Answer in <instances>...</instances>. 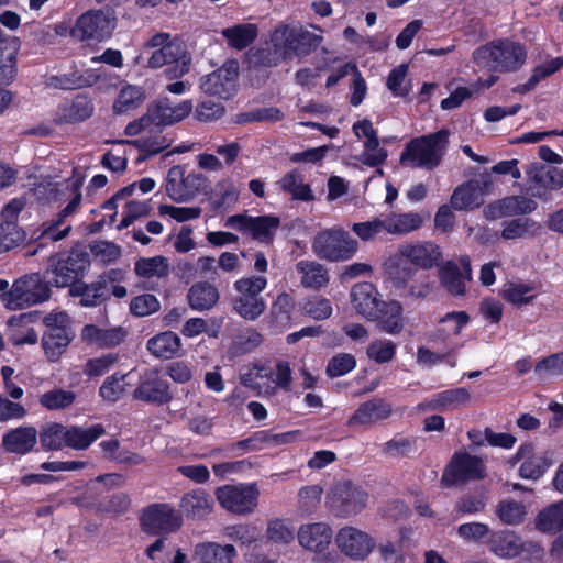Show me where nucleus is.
I'll use <instances>...</instances> for the list:
<instances>
[{
    "mask_svg": "<svg viewBox=\"0 0 563 563\" xmlns=\"http://www.w3.org/2000/svg\"><path fill=\"white\" fill-rule=\"evenodd\" d=\"M485 475L483 460L466 452H456L442 475L444 486H455Z\"/></svg>",
    "mask_w": 563,
    "mask_h": 563,
    "instance_id": "obj_17",
    "label": "nucleus"
},
{
    "mask_svg": "<svg viewBox=\"0 0 563 563\" xmlns=\"http://www.w3.org/2000/svg\"><path fill=\"white\" fill-rule=\"evenodd\" d=\"M125 375H112L108 377L100 387V396L108 401L119 400L125 393Z\"/></svg>",
    "mask_w": 563,
    "mask_h": 563,
    "instance_id": "obj_64",
    "label": "nucleus"
},
{
    "mask_svg": "<svg viewBox=\"0 0 563 563\" xmlns=\"http://www.w3.org/2000/svg\"><path fill=\"white\" fill-rule=\"evenodd\" d=\"M191 111L192 102L190 100H183L174 104L168 99H163L151 106V113L154 115L155 126L175 124L187 118Z\"/></svg>",
    "mask_w": 563,
    "mask_h": 563,
    "instance_id": "obj_28",
    "label": "nucleus"
},
{
    "mask_svg": "<svg viewBox=\"0 0 563 563\" xmlns=\"http://www.w3.org/2000/svg\"><path fill=\"white\" fill-rule=\"evenodd\" d=\"M297 539L302 549L316 555L317 563H338V555L328 551L334 537L332 528L327 522L301 525L297 531Z\"/></svg>",
    "mask_w": 563,
    "mask_h": 563,
    "instance_id": "obj_10",
    "label": "nucleus"
},
{
    "mask_svg": "<svg viewBox=\"0 0 563 563\" xmlns=\"http://www.w3.org/2000/svg\"><path fill=\"white\" fill-rule=\"evenodd\" d=\"M73 338L74 333H44L42 338V346L47 358L51 362L59 360Z\"/></svg>",
    "mask_w": 563,
    "mask_h": 563,
    "instance_id": "obj_52",
    "label": "nucleus"
},
{
    "mask_svg": "<svg viewBox=\"0 0 563 563\" xmlns=\"http://www.w3.org/2000/svg\"><path fill=\"white\" fill-rule=\"evenodd\" d=\"M313 33L299 23H279L269 37L271 49L266 56H257L256 60L267 67L277 66L284 60L303 58L316 51L323 36Z\"/></svg>",
    "mask_w": 563,
    "mask_h": 563,
    "instance_id": "obj_1",
    "label": "nucleus"
},
{
    "mask_svg": "<svg viewBox=\"0 0 563 563\" xmlns=\"http://www.w3.org/2000/svg\"><path fill=\"white\" fill-rule=\"evenodd\" d=\"M37 431L34 427L13 429L3 435L5 451L18 454L30 452L36 443Z\"/></svg>",
    "mask_w": 563,
    "mask_h": 563,
    "instance_id": "obj_38",
    "label": "nucleus"
},
{
    "mask_svg": "<svg viewBox=\"0 0 563 563\" xmlns=\"http://www.w3.org/2000/svg\"><path fill=\"white\" fill-rule=\"evenodd\" d=\"M179 507L187 517L202 519L212 512L213 499L205 489L197 488L184 494Z\"/></svg>",
    "mask_w": 563,
    "mask_h": 563,
    "instance_id": "obj_31",
    "label": "nucleus"
},
{
    "mask_svg": "<svg viewBox=\"0 0 563 563\" xmlns=\"http://www.w3.org/2000/svg\"><path fill=\"white\" fill-rule=\"evenodd\" d=\"M228 45L235 49H244L251 45L258 35V27L253 23L236 24L221 31Z\"/></svg>",
    "mask_w": 563,
    "mask_h": 563,
    "instance_id": "obj_43",
    "label": "nucleus"
},
{
    "mask_svg": "<svg viewBox=\"0 0 563 563\" xmlns=\"http://www.w3.org/2000/svg\"><path fill=\"white\" fill-rule=\"evenodd\" d=\"M41 444L49 450H59L66 446V427L51 423L40 434Z\"/></svg>",
    "mask_w": 563,
    "mask_h": 563,
    "instance_id": "obj_60",
    "label": "nucleus"
},
{
    "mask_svg": "<svg viewBox=\"0 0 563 563\" xmlns=\"http://www.w3.org/2000/svg\"><path fill=\"white\" fill-rule=\"evenodd\" d=\"M323 488L320 485H306L297 493V509L300 515L313 514L321 503Z\"/></svg>",
    "mask_w": 563,
    "mask_h": 563,
    "instance_id": "obj_51",
    "label": "nucleus"
},
{
    "mask_svg": "<svg viewBox=\"0 0 563 563\" xmlns=\"http://www.w3.org/2000/svg\"><path fill=\"white\" fill-rule=\"evenodd\" d=\"M334 543L341 554L353 561L366 560L376 548V541L365 530L346 525L334 536Z\"/></svg>",
    "mask_w": 563,
    "mask_h": 563,
    "instance_id": "obj_15",
    "label": "nucleus"
},
{
    "mask_svg": "<svg viewBox=\"0 0 563 563\" xmlns=\"http://www.w3.org/2000/svg\"><path fill=\"white\" fill-rule=\"evenodd\" d=\"M388 157V151L380 145L379 139L363 143V151L356 159L368 167L383 165Z\"/></svg>",
    "mask_w": 563,
    "mask_h": 563,
    "instance_id": "obj_54",
    "label": "nucleus"
},
{
    "mask_svg": "<svg viewBox=\"0 0 563 563\" xmlns=\"http://www.w3.org/2000/svg\"><path fill=\"white\" fill-rule=\"evenodd\" d=\"M205 186V178L198 174L185 175L179 166H174L168 170L166 178V194L176 201L184 202L197 196Z\"/></svg>",
    "mask_w": 563,
    "mask_h": 563,
    "instance_id": "obj_22",
    "label": "nucleus"
},
{
    "mask_svg": "<svg viewBox=\"0 0 563 563\" xmlns=\"http://www.w3.org/2000/svg\"><path fill=\"white\" fill-rule=\"evenodd\" d=\"M117 18L111 10H90L82 13L71 30V35L82 42H103L111 37Z\"/></svg>",
    "mask_w": 563,
    "mask_h": 563,
    "instance_id": "obj_11",
    "label": "nucleus"
},
{
    "mask_svg": "<svg viewBox=\"0 0 563 563\" xmlns=\"http://www.w3.org/2000/svg\"><path fill=\"white\" fill-rule=\"evenodd\" d=\"M511 465L520 463L519 476L523 479L537 481L543 476L552 465V454L549 451H539L531 443L521 444L509 461Z\"/></svg>",
    "mask_w": 563,
    "mask_h": 563,
    "instance_id": "obj_18",
    "label": "nucleus"
},
{
    "mask_svg": "<svg viewBox=\"0 0 563 563\" xmlns=\"http://www.w3.org/2000/svg\"><path fill=\"white\" fill-rule=\"evenodd\" d=\"M485 544L489 552L504 560L518 556L526 547V543L519 534L507 529L490 531Z\"/></svg>",
    "mask_w": 563,
    "mask_h": 563,
    "instance_id": "obj_24",
    "label": "nucleus"
},
{
    "mask_svg": "<svg viewBox=\"0 0 563 563\" xmlns=\"http://www.w3.org/2000/svg\"><path fill=\"white\" fill-rule=\"evenodd\" d=\"M391 413V406L382 399H373L362 404L349 419L350 426H365L387 419Z\"/></svg>",
    "mask_w": 563,
    "mask_h": 563,
    "instance_id": "obj_35",
    "label": "nucleus"
},
{
    "mask_svg": "<svg viewBox=\"0 0 563 563\" xmlns=\"http://www.w3.org/2000/svg\"><path fill=\"white\" fill-rule=\"evenodd\" d=\"M525 47L510 40H496L477 47L472 55L479 69L490 71H516L526 62Z\"/></svg>",
    "mask_w": 563,
    "mask_h": 563,
    "instance_id": "obj_2",
    "label": "nucleus"
},
{
    "mask_svg": "<svg viewBox=\"0 0 563 563\" xmlns=\"http://www.w3.org/2000/svg\"><path fill=\"white\" fill-rule=\"evenodd\" d=\"M236 550L232 544L218 542H199L194 548V559L197 563H233Z\"/></svg>",
    "mask_w": 563,
    "mask_h": 563,
    "instance_id": "obj_30",
    "label": "nucleus"
},
{
    "mask_svg": "<svg viewBox=\"0 0 563 563\" xmlns=\"http://www.w3.org/2000/svg\"><path fill=\"white\" fill-rule=\"evenodd\" d=\"M501 214H525L537 208V202L523 196H512L503 199L499 203Z\"/></svg>",
    "mask_w": 563,
    "mask_h": 563,
    "instance_id": "obj_57",
    "label": "nucleus"
},
{
    "mask_svg": "<svg viewBox=\"0 0 563 563\" xmlns=\"http://www.w3.org/2000/svg\"><path fill=\"white\" fill-rule=\"evenodd\" d=\"M280 221L274 216L250 217L245 214L232 216L225 225L236 229L262 243H269L279 228Z\"/></svg>",
    "mask_w": 563,
    "mask_h": 563,
    "instance_id": "obj_20",
    "label": "nucleus"
},
{
    "mask_svg": "<svg viewBox=\"0 0 563 563\" xmlns=\"http://www.w3.org/2000/svg\"><path fill=\"white\" fill-rule=\"evenodd\" d=\"M356 250V241L341 228L320 231L312 241L313 253L331 262L346 261L355 254Z\"/></svg>",
    "mask_w": 563,
    "mask_h": 563,
    "instance_id": "obj_9",
    "label": "nucleus"
},
{
    "mask_svg": "<svg viewBox=\"0 0 563 563\" xmlns=\"http://www.w3.org/2000/svg\"><path fill=\"white\" fill-rule=\"evenodd\" d=\"M266 537L273 543L287 545L295 539L294 527L284 519H272L267 523Z\"/></svg>",
    "mask_w": 563,
    "mask_h": 563,
    "instance_id": "obj_53",
    "label": "nucleus"
},
{
    "mask_svg": "<svg viewBox=\"0 0 563 563\" xmlns=\"http://www.w3.org/2000/svg\"><path fill=\"white\" fill-rule=\"evenodd\" d=\"M25 240V232L16 223L0 224V253L8 252Z\"/></svg>",
    "mask_w": 563,
    "mask_h": 563,
    "instance_id": "obj_61",
    "label": "nucleus"
},
{
    "mask_svg": "<svg viewBox=\"0 0 563 563\" xmlns=\"http://www.w3.org/2000/svg\"><path fill=\"white\" fill-rule=\"evenodd\" d=\"M143 53L150 54L147 66L161 68L164 65L176 62V66L165 70L168 78L181 77L189 70V63L186 60L185 51L177 38H172L169 33L159 32L152 35L143 45Z\"/></svg>",
    "mask_w": 563,
    "mask_h": 563,
    "instance_id": "obj_5",
    "label": "nucleus"
},
{
    "mask_svg": "<svg viewBox=\"0 0 563 563\" xmlns=\"http://www.w3.org/2000/svg\"><path fill=\"white\" fill-rule=\"evenodd\" d=\"M267 278L262 275L242 277L234 282L238 292L233 309L246 320H256L266 309V302L261 292L267 287Z\"/></svg>",
    "mask_w": 563,
    "mask_h": 563,
    "instance_id": "obj_6",
    "label": "nucleus"
},
{
    "mask_svg": "<svg viewBox=\"0 0 563 563\" xmlns=\"http://www.w3.org/2000/svg\"><path fill=\"white\" fill-rule=\"evenodd\" d=\"M133 396L135 399L153 404H165L172 398L168 383L156 372L144 374Z\"/></svg>",
    "mask_w": 563,
    "mask_h": 563,
    "instance_id": "obj_27",
    "label": "nucleus"
},
{
    "mask_svg": "<svg viewBox=\"0 0 563 563\" xmlns=\"http://www.w3.org/2000/svg\"><path fill=\"white\" fill-rule=\"evenodd\" d=\"M97 80L98 76H96L92 71H87V76H78L76 74L53 76L49 78V85L55 88L67 90L91 86Z\"/></svg>",
    "mask_w": 563,
    "mask_h": 563,
    "instance_id": "obj_55",
    "label": "nucleus"
},
{
    "mask_svg": "<svg viewBox=\"0 0 563 563\" xmlns=\"http://www.w3.org/2000/svg\"><path fill=\"white\" fill-rule=\"evenodd\" d=\"M379 328L389 334H398L404 329L402 306L397 300L382 301L375 318Z\"/></svg>",
    "mask_w": 563,
    "mask_h": 563,
    "instance_id": "obj_32",
    "label": "nucleus"
},
{
    "mask_svg": "<svg viewBox=\"0 0 563 563\" xmlns=\"http://www.w3.org/2000/svg\"><path fill=\"white\" fill-rule=\"evenodd\" d=\"M258 488L255 483L227 484L214 490L219 505L235 515H246L257 506Z\"/></svg>",
    "mask_w": 563,
    "mask_h": 563,
    "instance_id": "obj_13",
    "label": "nucleus"
},
{
    "mask_svg": "<svg viewBox=\"0 0 563 563\" xmlns=\"http://www.w3.org/2000/svg\"><path fill=\"white\" fill-rule=\"evenodd\" d=\"M140 525L148 534H169L180 529L183 517L169 504H152L142 510Z\"/></svg>",
    "mask_w": 563,
    "mask_h": 563,
    "instance_id": "obj_14",
    "label": "nucleus"
},
{
    "mask_svg": "<svg viewBox=\"0 0 563 563\" xmlns=\"http://www.w3.org/2000/svg\"><path fill=\"white\" fill-rule=\"evenodd\" d=\"M49 297V286L38 274L27 275L15 280L11 289L1 295L2 302L10 310L38 305Z\"/></svg>",
    "mask_w": 563,
    "mask_h": 563,
    "instance_id": "obj_7",
    "label": "nucleus"
},
{
    "mask_svg": "<svg viewBox=\"0 0 563 563\" xmlns=\"http://www.w3.org/2000/svg\"><path fill=\"white\" fill-rule=\"evenodd\" d=\"M528 180L533 184L532 189L559 190L563 187V170L532 163L527 166Z\"/></svg>",
    "mask_w": 563,
    "mask_h": 563,
    "instance_id": "obj_29",
    "label": "nucleus"
},
{
    "mask_svg": "<svg viewBox=\"0 0 563 563\" xmlns=\"http://www.w3.org/2000/svg\"><path fill=\"white\" fill-rule=\"evenodd\" d=\"M496 515L504 525L517 526L525 520L527 507L521 501L504 499L497 505Z\"/></svg>",
    "mask_w": 563,
    "mask_h": 563,
    "instance_id": "obj_50",
    "label": "nucleus"
},
{
    "mask_svg": "<svg viewBox=\"0 0 563 563\" xmlns=\"http://www.w3.org/2000/svg\"><path fill=\"white\" fill-rule=\"evenodd\" d=\"M87 267V256L79 252H73L66 258L51 257L47 271V274L51 275L49 283L56 287H71L82 276Z\"/></svg>",
    "mask_w": 563,
    "mask_h": 563,
    "instance_id": "obj_19",
    "label": "nucleus"
},
{
    "mask_svg": "<svg viewBox=\"0 0 563 563\" xmlns=\"http://www.w3.org/2000/svg\"><path fill=\"white\" fill-rule=\"evenodd\" d=\"M217 287L207 282L194 284L187 294V300L191 309L205 311L211 309L219 300Z\"/></svg>",
    "mask_w": 563,
    "mask_h": 563,
    "instance_id": "obj_40",
    "label": "nucleus"
},
{
    "mask_svg": "<svg viewBox=\"0 0 563 563\" xmlns=\"http://www.w3.org/2000/svg\"><path fill=\"white\" fill-rule=\"evenodd\" d=\"M151 207L147 201H137L134 199L124 200L122 220L118 225L119 230L130 227L139 218L148 214Z\"/></svg>",
    "mask_w": 563,
    "mask_h": 563,
    "instance_id": "obj_58",
    "label": "nucleus"
},
{
    "mask_svg": "<svg viewBox=\"0 0 563 563\" xmlns=\"http://www.w3.org/2000/svg\"><path fill=\"white\" fill-rule=\"evenodd\" d=\"M459 265L453 261H448L439 267V279L444 287L453 296H463L465 294V282L472 277L471 260L467 255L460 257Z\"/></svg>",
    "mask_w": 563,
    "mask_h": 563,
    "instance_id": "obj_23",
    "label": "nucleus"
},
{
    "mask_svg": "<svg viewBox=\"0 0 563 563\" xmlns=\"http://www.w3.org/2000/svg\"><path fill=\"white\" fill-rule=\"evenodd\" d=\"M84 184V178L73 177L67 179L65 183L58 184H48L51 187V194L47 199L52 200H69L65 208H63L54 219L48 221V223L64 228L67 225V220L75 216L81 206L82 195H81V186Z\"/></svg>",
    "mask_w": 563,
    "mask_h": 563,
    "instance_id": "obj_16",
    "label": "nucleus"
},
{
    "mask_svg": "<svg viewBox=\"0 0 563 563\" xmlns=\"http://www.w3.org/2000/svg\"><path fill=\"white\" fill-rule=\"evenodd\" d=\"M368 493L350 481L336 483L328 495V501L336 517L350 518L362 512L368 503Z\"/></svg>",
    "mask_w": 563,
    "mask_h": 563,
    "instance_id": "obj_12",
    "label": "nucleus"
},
{
    "mask_svg": "<svg viewBox=\"0 0 563 563\" xmlns=\"http://www.w3.org/2000/svg\"><path fill=\"white\" fill-rule=\"evenodd\" d=\"M397 345L387 339L374 340L366 350L367 356L378 364L390 362L396 354Z\"/></svg>",
    "mask_w": 563,
    "mask_h": 563,
    "instance_id": "obj_56",
    "label": "nucleus"
},
{
    "mask_svg": "<svg viewBox=\"0 0 563 563\" xmlns=\"http://www.w3.org/2000/svg\"><path fill=\"white\" fill-rule=\"evenodd\" d=\"M296 271L300 275V284L305 288L319 289L329 283L327 268L316 261H299L296 264Z\"/></svg>",
    "mask_w": 563,
    "mask_h": 563,
    "instance_id": "obj_39",
    "label": "nucleus"
},
{
    "mask_svg": "<svg viewBox=\"0 0 563 563\" xmlns=\"http://www.w3.org/2000/svg\"><path fill=\"white\" fill-rule=\"evenodd\" d=\"M104 434V428L97 423L89 427H66V446L75 450H85L92 442Z\"/></svg>",
    "mask_w": 563,
    "mask_h": 563,
    "instance_id": "obj_41",
    "label": "nucleus"
},
{
    "mask_svg": "<svg viewBox=\"0 0 563 563\" xmlns=\"http://www.w3.org/2000/svg\"><path fill=\"white\" fill-rule=\"evenodd\" d=\"M125 334L121 327L103 329L95 324H87L81 331V339L88 344L112 347L120 344L124 340Z\"/></svg>",
    "mask_w": 563,
    "mask_h": 563,
    "instance_id": "obj_37",
    "label": "nucleus"
},
{
    "mask_svg": "<svg viewBox=\"0 0 563 563\" xmlns=\"http://www.w3.org/2000/svg\"><path fill=\"white\" fill-rule=\"evenodd\" d=\"M441 260V249L434 242L404 243L398 249V256L390 260L388 274L393 279L404 284L413 276L415 272L410 267L401 268L402 261L411 264L416 269H431L439 265Z\"/></svg>",
    "mask_w": 563,
    "mask_h": 563,
    "instance_id": "obj_3",
    "label": "nucleus"
},
{
    "mask_svg": "<svg viewBox=\"0 0 563 563\" xmlns=\"http://www.w3.org/2000/svg\"><path fill=\"white\" fill-rule=\"evenodd\" d=\"M471 391L467 388L459 387L446 389L432 395L429 399L418 404L419 411L427 410H454L465 407L471 401Z\"/></svg>",
    "mask_w": 563,
    "mask_h": 563,
    "instance_id": "obj_25",
    "label": "nucleus"
},
{
    "mask_svg": "<svg viewBox=\"0 0 563 563\" xmlns=\"http://www.w3.org/2000/svg\"><path fill=\"white\" fill-rule=\"evenodd\" d=\"M350 297L353 308L360 316L367 320L377 316L382 300L372 283L363 282L353 285Z\"/></svg>",
    "mask_w": 563,
    "mask_h": 563,
    "instance_id": "obj_26",
    "label": "nucleus"
},
{
    "mask_svg": "<svg viewBox=\"0 0 563 563\" xmlns=\"http://www.w3.org/2000/svg\"><path fill=\"white\" fill-rule=\"evenodd\" d=\"M134 272L144 279L166 278L169 275V261L162 255L141 257L135 262Z\"/></svg>",
    "mask_w": 563,
    "mask_h": 563,
    "instance_id": "obj_44",
    "label": "nucleus"
},
{
    "mask_svg": "<svg viewBox=\"0 0 563 563\" xmlns=\"http://www.w3.org/2000/svg\"><path fill=\"white\" fill-rule=\"evenodd\" d=\"M19 41L10 40L0 46V85L10 84L16 74Z\"/></svg>",
    "mask_w": 563,
    "mask_h": 563,
    "instance_id": "obj_48",
    "label": "nucleus"
},
{
    "mask_svg": "<svg viewBox=\"0 0 563 563\" xmlns=\"http://www.w3.org/2000/svg\"><path fill=\"white\" fill-rule=\"evenodd\" d=\"M356 366L355 357L350 353L334 355L327 365V375L331 378L343 376Z\"/></svg>",
    "mask_w": 563,
    "mask_h": 563,
    "instance_id": "obj_63",
    "label": "nucleus"
},
{
    "mask_svg": "<svg viewBox=\"0 0 563 563\" xmlns=\"http://www.w3.org/2000/svg\"><path fill=\"white\" fill-rule=\"evenodd\" d=\"M278 186L284 192L289 194L295 200H313V192L310 186L303 183L302 176L297 170H291L285 174L278 181Z\"/></svg>",
    "mask_w": 563,
    "mask_h": 563,
    "instance_id": "obj_49",
    "label": "nucleus"
},
{
    "mask_svg": "<svg viewBox=\"0 0 563 563\" xmlns=\"http://www.w3.org/2000/svg\"><path fill=\"white\" fill-rule=\"evenodd\" d=\"M534 373L542 379L563 375V352L540 360L534 366Z\"/></svg>",
    "mask_w": 563,
    "mask_h": 563,
    "instance_id": "obj_59",
    "label": "nucleus"
},
{
    "mask_svg": "<svg viewBox=\"0 0 563 563\" xmlns=\"http://www.w3.org/2000/svg\"><path fill=\"white\" fill-rule=\"evenodd\" d=\"M536 528L543 533L563 530V500L543 508L534 519Z\"/></svg>",
    "mask_w": 563,
    "mask_h": 563,
    "instance_id": "obj_45",
    "label": "nucleus"
},
{
    "mask_svg": "<svg viewBox=\"0 0 563 563\" xmlns=\"http://www.w3.org/2000/svg\"><path fill=\"white\" fill-rule=\"evenodd\" d=\"M145 100V92L142 87L124 85L113 103V111L118 114L129 113L137 109Z\"/></svg>",
    "mask_w": 563,
    "mask_h": 563,
    "instance_id": "obj_47",
    "label": "nucleus"
},
{
    "mask_svg": "<svg viewBox=\"0 0 563 563\" xmlns=\"http://www.w3.org/2000/svg\"><path fill=\"white\" fill-rule=\"evenodd\" d=\"M291 368L288 362L278 361L275 367L255 365L253 372L244 376L242 382L245 386L257 390L260 396L271 397L279 389L289 390L292 380Z\"/></svg>",
    "mask_w": 563,
    "mask_h": 563,
    "instance_id": "obj_8",
    "label": "nucleus"
},
{
    "mask_svg": "<svg viewBox=\"0 0 563 563\" xmlns=\"http://www.w3.org/2000/svg\"><path fill=\"white\" fill-rule=\"evenodd\" d=\"M385 223V233L402 235L418 230L423 218L417 212L390 213L383 218Z\"/></svg>",
    "mask_w": 563,
    "mask_h": 563,
    "instance_id": "obj_42",
    "label": "nucleus"
},
{
    "mask_svg": "<svg viewBox=\"0 0 563 563\" xmlns=\"http://www.w3.org/2000/svg\"><path fill=\"white\" fill-rule=\"evenodd\" d=\"M75 400L70 390L54 389L43 394L40 404L49 410H59L69 407Z\"/></svg>",
    "mask_w": 563,
    "mask_h": 563,
    "instance_id": "obj_62",
    "label": "nucleus"
},
{
    "mask_svg": "<svg viewBox=\"0 0 563 563\" xmlns=\"http://www.w3.org/2000/svg\"><path fill=\"white\" fill-rule=\"evenodd\" d=\"M69 292L73 297H80L79 303L82 307H95L108 298V280L104 277H100L90 285L77 283L70 287Z\"/></svg>",
    "mask_w": 563,
    "mask_h": 563,
    "instance_id": "obj_36",
    "label": "nucleus"
},
{
    "mask_svg": "<svg viewBox=\"0 0 563 563\" xmlns=\"http://www.w3.org/2000/svg\"><path fill=\"white\" fill-rule=\"evenodd\" d=\"M449 131L422 135L408 142L400 154V164L409 168L431 170L438 167L446 152Z\"/></svg>",
    "mask_w": 563,
    "mask_h": 563,
    "instance_id": "obj_4",
    "label": "nucleus"
},
{
    "mask_svg": "<svg viewBox=\"0 0 563 563\" xmlns=\"http://www.w3.org/2000/svg\"><path fill=\"white\" fill-rule=\"evenodd\" d=\"M239 65L236 60H227L220 68L200 79L205 93L230 98L236 90Z\"/></svg>",
    "mask_w": 563,
    "mask_h": 563,
    "instance_id": "obj_21",
    "label": "nucleus"
},
{
    "mask_svg": "<svg viewBox=\"0 0 563 563\" xmlns=\"http://www.w3.org/2000/svg\"><path fill=\"white\" fill-rule=\"evenodd\" d=\"M484 188L477 180H471L457 187L452 197L451 206L455 210L478 208L484 202Z\"/></svg>",
    "mask_w": 563,
    "mask_h": 563,
    "instance_id": "obj_34",
    "label": "nucleus"
},
{
    "mask_svg": "<svg viewBox=\"0 0 563 563\" xmlns=\"http://www.w3.org/2000/svg\"><path fill=\"white\" fill-rule=\"evenodd\" d=\"M536 285L533 283H527L522 280L510 282L504 286L503 297L509 303L516 307H522L526 305H530L536 295Z\"/></svg>",
    "mask_w": 563,
    "mask_h": 563,
    "instance_id": "obj_46",
    "label": "nucleus"
},
{
    "mask_svg": "<svg viewBox=\"0 0 563 563\" xmlns=\"http://www.w3.org/2000/svg\"><path fill=\"white\" fill-rule=\"evenodd\" d=\"M146 347L157 358L172 360L180 355L181 340L175 332L164 331L151 338Z\"/></svg>",
    "mask_w": 563,
    "mask_h": 563,
    "instance_id": "obj_33",
    "label": "nucleus"
}]
</instances>
